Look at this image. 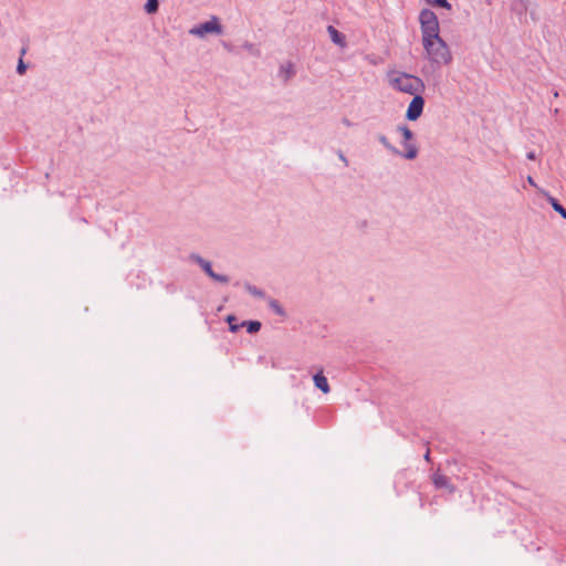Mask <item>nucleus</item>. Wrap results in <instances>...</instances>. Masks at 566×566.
Segmentation results:
<instances>
[{
	"label": "nucleus",
	"mask_w": 566,
	"mask_h": 566,
	"mask_svg": "<svg viewBox=\"0 0 566 566\" xmlns=\"http://www.w3.org/2000/svg\"><path fill=\"white\" fill-rule=\"evenodd\" d=\"M429 61L437 67L448 65L452 61V54L448 44L440 35L422 41Z\"/></svg>",
	"instance_id": "obj_1"
},
{
	"label": "nucleus",
	"mask_w": 566,
	"mask_h": 566,
	"mask_svg": "<svg viewBox=\"0 0 566 566\" xmlns=\"http://www.w3.org/2000/svg\"><path fill=\"white\" fill-rule=\"evenodd\" d=\"M389 84L392 88L409 95L422 93L426 88L424 83L420 77L405 72L390 73Z\"/></svg>",
	"instance_id": "obj_2"
},
{
	"label": "nucleus",
	"mask_w": 566,
	"mask_h": 566,
	"mask_svg": "<svg viewBox=\"0 0 566 566\" xmlns=\"http://www.w3.org/2000/svg\"><path fill=\"white\" fill-rule=\"evenodd\" d=\"M422 41L433 39L439 34V21L437 14L430 9H422L419 14Z\"/></svg>",
	"instance_id": "obj_3"
},
{
	"label": "nucleus",
	"mask_w": 566,
	"mask_h": 566,
	"mask_svg": "<svg viewBox=\"0 0 566 566\" xmlns=\"http://www.w3.org/2000/svg\"><path fill=\"white\" fill-rule=\"evenodd\" d=\"M397 130L401 134L403 140L402 146L405 147L406 151L402 153L403 158L412 160L418 156V147L410 143V140L413 138V133L411 129L406 125H399L397 127Z\"/></svg>",
	"instance_id": "obj_4"
},
{
	"label": "nucleus",
	"mask_w": 566,
	"mask_h": 566,
	"mask_svg": "<svg viewBox=\"0 0 566 566\" xmlns=\"http://www.w3.org/2000/svg\"><path fill=\"white\" fill-rule=\"evenodd\" d=\"M423 107L424 99L421 96V93L413 95V98L411 99L407 108L406 118L411 122L417 120L421 116Z\"/></svg>",
	"instance_id": "obj_5"
},
{
	"label": "nucleus",
	"mask_w": 566,
	"mask_h": 566,
	"mask_svg": "<svg viewBox=\"0 0 566 566\" xmlns=\"http://www.w3.org/2000/svg\"><path fill=\"white\" fill-rule=\"evenodd\" d=\"M431 479L437 489L447 490L449 493L455 492V486L450 482V479L447 475L441 474L440 472H434Z\"/></svg>",
	"instance_id": "obj_6"
},
{
	"label": "nucleus",
	"mask_w": 566,
	"mask_h": 566,
	"mask_svg": "<svg viewBox=\"0 0 566 566\" xmlns=\"http://www.w3.org/2000/svg\"><path fill=\"white\" fill-rule=\"evenodd\" d=\"M295 73V67L292 62H286L280 65L279 77L282 80L283 83L290 82L292 77H294Z\"/></svg>",
	"instance_id": "obj_7"
},
{
	"label": "nucleus",
	"mask_w": 566,
	"mask_h": 566,
	"mask_svg": "<svg viewBox=\"0 0 566 566\" xmlns=\"http://www.w3.org/2000/svg\"><path fill=\"white\" fill-rule=\"evenodd\" d=\"M210 33H212V19L199 25H195L189 30V34L198 38H203Z\"/></svg>",
	"instance_id": "obj_8"
},
{
	"label": "nucleus",
	"mask_w": 566,
	"mask_h": 566,
	"mask_svg": "<svg viewBox=\"0 0 566 566\" xmlns=\"http://www.w3.org/2000/svg\"><path fill=\"white\" fill-rule=\"evenodd\" d=\"M314 385L322 390L324 394H328L331 388L327 381V378L322 374L317 373L313 376Z\"/></svg>",
	"instance_id": "obj_9"
},
{
	"label": "nucleus",
	"mask_w": 566,
	"mask_h": 566,
	"mask_svg": "<svg viewBox=\"0 0 566 566\" xmlns=\"http://www.w3.org/2000/svg\"><path fill=\"white\" fill-rule=\"evenodd\" d=\"M327 32L329 34L331 40L340 46L345 45V36L338 30H336L333 25L327 27Z\"/></svg>",
	"instance_id": "obj_10"
},
{
	"label": "nucleus",
	"mask_w": 566,
	"mask_h": 566,
	"mask_svg": "<svg viewBox=\"0 0 566 566\" xmlns=\"http://www.w3.org/2000/svg\"><path fill=\"white\" fill-rule=\"evenodd\" d=\"M378 140L379 143L389 151L391 153L392 155H396V156H402V151H400L397 147H395L389 140L388 138L380 134L378 135Z\"/></svg>",
	"instance_id": "obj_11"
},
{
	"label": "nucleus",
	"mask_w": 566,
	"mask_h": 566,
	"mask_svg": "<svg viewBox=\"0 0 566 566\" xmlns=\"http://www.w3.org/2000/svg\"><path fill=\"white\" fill-rule=\"evenodd\" d=\"M548 202L551 203L554 211H556L563 219L566 220V209L559 203V201L556 198L548 196Z\"/></svg>",
	"instance_id": "obj_12"
},
{
	"label": "nucleus",
	"mask_w": 566,
	"mask_h": 566,
	"mask_svg": "<svg viewBox=\"0 0 566 566\" xmlns=\"http://www.w3.org/2000/svg\"><path fill=\"white\" fill-rule=\"evenodd\" d=\"M261 323L259 321H243L241 327H247L249 334H255L261 329Z\"/></svg>",
	"instance_id": "obj_13"
},
{
	"label": "nucleus",
	"mask_w": 566,
	"mask_h": 566,
	"mask_svg": "<svg viewBox=\"0 0 566 566\" xmlns=\"http://www.w3.org/2000/svg\"><path fill=\"white\" fill-rule=\"evenodd\" d=\"M191 259L197 262L209 276L212 277V264L209 261H206L198 255H191Z\"/></svg>",
	"instance_id": "obj_14"
},
{
	"label": "nucleus",
	"mask_w": 566,
	"mask_h": 566,
	"mask_svg": "<svg viewBox=\"0 0 566 566\" xmlns=\"http://www.w3.org/2000/svg\"><path fill=\"white\" fill-rule=\"evenodd\" d=\"M144 9H145L146 13L155 14L159 9V1L158 0H147Z\"/></svg>",
	"instance_id": "obj_15"
},
{
	"label": "nucleus",
	"mask_w": 566,
	"mask_h": 566,
	"mask_svg": "<svg viewBox=\"0 0 566 566\" xmlns=\"http://www.w3.org/2000/svg\"><path fill=\"white\" fill-rule=\"evenodd\" d=\"M245 290L248 291V293H250L254 297H258V298L265 297V292L263 290L256 287L255 285L245 284Z\"/></svg>",
	"instance_id": "obj_16"
},
{
	"label": "nucleus",
	"mask_w": 566,
	"mask_h": 566,
	"mask_svg": "<svg viewBox=\"0 0 566 566\" xmlns=\"http://www.w3.org/2000/svg\"><path fill=\"white\" fill-rule=\"evenodd\" d=\"M269 306H270V308H271L275 314H277V315H280V316H285V315H286V313H285L284 308L281 306V304H280L276 300H274V298H270V300H269Z\"/></svg>",
	"instance_id": "obj_17"
},
{
	"label": "nucleus",
	"mask_w": 566,
	"mask_h": 566,
	"mask_svg": "<svg viewBox=\"0 0 566 566\" xmlns=\"http://www.w3.org/2000/svg\"><path fill=\"white\" fill-rule=\"evenodd\" d=\"M226 322L229 324V331L232 333L238 332L241 328V324H237V318L234 315H228Z\"/></svg>",
	"instance_id": "obj_18"
},
{
	"label": "nucleus",
	"mask_w": 566,
	"mask_h": 566,
	"mask_svg": "<svg viewBox=\"0 0 566 566\" xmlns=\"http://www.w3.org/2000/svg\"><path fill=\"white\" fill-rule=\"evenodd\" d=\"M427 4L431 7H438V8H444V9H451V4L448 2V0H424Z\"/></svg>",
	"instance_id": "obj_19"
},
{
	"label": "nucleus",
	"mask_w": 566,
	"mask_h": 566,
	"mask_svg": "<svg viewBox=\"0 0 566 566\" xmlns=\"http://www.w3.org/2000/svg\"><path fill=\"white\" fill-rule=\"evenodd\" d=\"M243 48L251 54V55H254V56H259L260 55V50L256 48V45L252 44V43H248L245 42L243 44Z\"/></svg>",
	"instance_id": "obj_20"
},
{
	"label": "nucleus",
	"mask_w": 566,
	"mask_h": 566,
	"mask_svg": "<svg viewBox=\"0 0 566 566\" xmlns=\"http://www.w3.org/2000/svg\"><path fill=\"white\" fill-rule=\"evenodd\" d=\"M27 64L23 62V59L20 57L19 61H18V65H17V73L19 75H23L27 71Z\"/></svg>",
	"instance_id": "obj_21"
},
{
	"label": "nucleus",
	"mask_w": 566,
	"mask_h": 566,
	"mask_svg": "<svg viewBox=\"0 0 566 566\" xmlns=\"http://www.w3.org/2000/svg\"><path fill=\"white\" fill-rule=\"evenodd\" d=\"M214 282L228 283L229 282V277L227 275L214 273Z\"/></svg>",
	"instance_id": "obj_22"
},
{
	"label": "nucleus",
	"mask_w": 566,
	"mask_h": 566,
	"mask_svg": "<svg viewBox=\"0 0 566 566\" xmlns=\"http://www.w3.org/2000/svg\"><path fill=\"white\" fill-rule=\"evenodd\" d=\"M222 32V25L219 22L218 18L214 17V35L220 34Z\"/></svg>",
	"instance_id": "obj_23"
},
{
	"label": "nucleus",
	"mask_w": 566,
	"mask_h": 566,
	"mask_svg": "<svg viewBox=\"0 0 566 566\" xmlns=\"http://www.w3.org/2000/svg\"><path fill=\"white\" fill-rule=\"evenodd\" d=\"M526 158L530 159V160H535L536 159V154L535 151H528L526 154Z\"/></svg>",
	"instance_id": "obj_24"
},
{
	"label": "nucleus",
	"mask_w": 566,
	"mask_h": 566,
	"mask_svg": "<svg viewBox=\"0 0 566 566\" xmlns=\"http://www.w3.org/2000/svg\"><path fill=\"white\" fill-rule=\"evenodd\" d=\"M527 182H528V185H531L532 187H537V185H536V182H535V180L533 179V177H532V176H528V177H527Z\"/></svg>",
	"instance_id": "obj_25"
},
{
	"label": "nucleus",
	"mask_w": 566,
	"mask_h": 566,
	"mask_svg": "<svg viewBox=\"0 0 566 566\" xmlns=\"http://www.w3.org/2000/svg\"><path fill=\"white\" fill-rule=\"evenodd\" d=\"M339 159L345 164V166L348 165V160L343 153H339Z\"/></svg>",
	"instance_id": "obj_26"
},
{
	"label": "nucleus",
	"mask_w": 566,
	"mask_h": 566,
	"mask_svg": "<svg viewBox=\"0 0 566 566\" xmlns=\"http://www.w3.org/2000/svg\"><path fill=\"white\" fill-rule=\"evenodd\" d=\"M342 123H343L345 126H347V127H350V126H352V122H350L348 118H346V117H344V118L342 119Z\"/></svg>",
	"instance_id": "obj_27"
},
{
	"label": "nucleus",
	"mask_w": 566,
	"mask_h": 566,
	"mask_svg": "<svg viewBox=\"0 0 566 566\" xmlns=\"http://www.w3.org/2000/svg\"><path fill=\"white\" fill-rule=\"evenodd\" d=\"M25 53H27V49L25 48L21 49L20 57H22Z\"/></svg>",
	"instance_id": "obj_28"
},
{
	"label": "nucleus",
	"mask_w": 566,
	"mask_h": 566,
	"mask_svg": "<svg viewBox=\"0 0 566 566\" xmlns=\"http://www.w3.org/2000/svg\"><path fill=\"white\" fill-rule=\"evenodd\" d=\"M424 459H426L427 461H429V460H430V452H429V451H427V453L424 454Z\"/></svg>",
	"instance_id": "obj_29"
},
{
	"label": "nucleus",
	"mask_w": 566,
	"mask_h": 566,
	"mask_svg": "<svg viewBox=\"0 0 566 566\" xmlns=\"http://www.w3.org/2000/svg\"><path fill=\"white\" fill-rule=\"evenodd\" d=\"M221 43H222V45H223L226 49L230 50V48H229V45H228V43H227V42L222 41Z\"/></svg>",
	"instance_id": "obj_30"
}]
</instances>
